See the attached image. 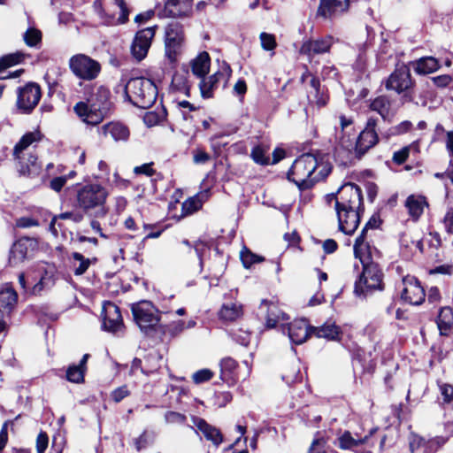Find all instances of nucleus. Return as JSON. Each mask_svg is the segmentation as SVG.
<instances>
[{"mask_svg": "<svg viewBox=\"0 0 453 453\" xmlns=\"http://www.w3.org/2000/svg\"><path fill=\"white\" fill-rule=\"evenodd\" d=\"M428 205L426 197L421 195H410L404 202L408 214L413 221L419 219L425 208H427Z\"/></svg>", "mask_w": 453, "mask_h": 453, "instance_id": "nucleus-24", "label": "nucleus"}, {"mask_svg": "<svg viewBox=\"0 0 453 453\" xmlns=\"http://www.w3.org/2000/svg\"><path fill=\"white\" fill-rule=\"evenodd\" d=\"M42 96L40 87L35 83H28L19 88L17 106L22 113H30L38 104Z\"/></svg>", "mask_w": 453, "mask_h": 453, "instance_id": "nucleus-12", "label": "nucleus"}, {"mask_svg": "<svg viewBox=\"0 0 453 453\" xmlns=\"http://www.w3.org/2000/svg\"><path fill=\"white\" fill-rule=\"evenodd\" d=\"M410 150L411 148L409 146H406L394 152L392 160L397 165H402L408 158L410 155Z\"/></svg>", "mask_w": 453, "mask_h": 453, "instance_id": "nucleus-56", "label": "nucleus"}, {"mask_svg": "<svg viewBox=\"0 0 453 453\" xmlns=\"http://www.w3.org/2000/svg\"><path fill=\"white\" fill-rule=\"evenodd\" d=\"M341 329L334 322L327 321L321 326H312V334L319 338H325L330 341L339 340Z\"/></svg>", "mask_w": 453, "mask_h": 453, "instance_id": "nucleus-30", "label": "nucleus"}, {"mask_svg": "<svg viewBox=\"0 0 453 453\" xmlns=\"http://www.w3.org/2000/svg\"><path fill=\"white\" fill-rule=\"evenodd\" d=\"M131 311L135 323L145 334L155 330L159 325V311L152 303L142 301L134 303L131 306Z\"/></svg>", "mask_w": 453, "mask_h": 453, "instance_id": "nucleus-8", "label": "nucleus"}, {"mask_svg": "<svg viewBox=\"0 0 453 453\" xmlns=\"http://www.w3.org/2000/svg\"><path fill=\"white\" fill-rule=\"evenodd\" d=\"M110 90L103 85L89 86L85 92L86 101L77 103L73 111L85 123L97 125L108 115L111 109Z\"/></svg>", "mask_w": 453, "mask_h": 453, "instance_id": "nucleus-2", "label": "nucleus"}, {"mask_svg": "<svg viewBox=\"0 0 453 453\" xmlns=\"http://www.w3.org/2000/svg\"><path fill=\"white\" fill-rule=\"evenodd\" d=\"M165 422L166 424H183L186 421V416L177 411H168L164 415Z\"/></svg>", "mask_w": 453, "mask_h": 453, "instance_id": "nucleus-50", "label": "nucleus"}, {"mask_svg": "<svg viewBox=\"0 0 453 453\" xmlns=\"http://www.w3.org/2000/svg\"><path fill=\"white\" fill-rule=\"evenodd\" d=\"M376 119H368L365 129L359 134L356 142V153L358 156L365 154L378 143L379 136L376 132Z\"/></svg>", "mask_w": 453, "mask_h": 453, "instance_id": "nucleus-13", "label": "nucleus"}, {"mask_svg": "<svg viewBox=\"0 0 453 453\" xmlns=\"http://www.w3.org/2000/svg\"><path fill=\"white\" fill-rule=\"evenodd\" d=\"M226 71L227 73H224L221 71L216 72L214 74L203 79L200 83V94L203 98H211L213 96V90L218 88L219 82L220 80L225 79L226 76H229V67H226Z\"/></svg>", "mask_w": 453, "mask_h": 453, "instance_id": "nucleus-25", "label": "nucleus"}, {"mask_svg": "<svg viewBox=\"0 0 453 453\" xmlns=\"http://www.w3.org/2000/svg\"><path fill=\"white\" fill-rule=\"evenodd\" d=\"M258 312L265 317L267 328H273L278 323L286 319L285 313L274 303L266 300L262 301Z\"/></svg>", "mask_w": 453, "mask_h": 453, "instance_id": "nucleus-20", "label": "nucleus"}, {"mask_svg": "<svg viewBox=\"0 0 453 453\" xmlns=\"http://www.w3.org/2000/svg\"><path fill=\"white\" fill-rule=\"evenodd\" d=\"M182 247L180 249V255L184 261L194 259L196 256H198V248L196 242L193 245L188 240L185 239L181 242Z\"/></svg>", "mask_w": 453, "mask_h": 453, "instance_id": "nucleus-39", "label": "nucleus"}, {"mask_svg": "<svg viewBox=\"0 0 453 453\" xmlns=\"http://www.w3.org/2000/svg\"><path fill=\"white\" fill-rule=\"evenodd\" d=\"M354 254L356 258H358L362 265L372 262V249L365 241V228H363L361 234L356 239Z\"/></svg>", "mask_w": 453, "mask_h": 453, "instance_id": "nucleus-27", "label": "nucleus"}, {"mask_svg": "<svg viewBox=\"0 0 453 453\" xmlns=\"http://www.w3.org/2000/svg\"><path fill=\"white\" fill-rule=\"evenodd\" d=\"M441 223L448 234H453V207L449 208L446 211Z\"/></svg>", "mask_w": 453, "mask_h": 453, "instance_id": "nucleus-57", "label": "nucleus"}, {"mask_svg": "<svg viewBox=\"0 0 453 453\" xmlns=\"http://www.w3.org/2000/svg\"><path fill=\"white\" fill-rule=\"evenodd\" d=\"M18 303V294L13 288L5 283L2 285L0 289V313L2 315L1 319L10 317L14 311Z\"/></svg>", "mask_w": 453, "mask_h": 453, "instance_id": "nucleus-19", "label": "nucleus"}, {"mask_svg": "<svg viewBox=\"0 0 453 453\" xmlns=\"http://www.w3.org/2000/svg\"><path fill=\"white\" fill-rule=\"evenodd\" d=\"M426 441L417 435V434H411L409 441V447L411 453H415L418 449L424 448L426 449Z\"/></svg>", "mask_w": 453, "mask_h": 453, "instance_id": "nucleus-54", "label": "nucleus"}, {"mask_svg": "<svg viewBox=\"0 0 453 453\" xmlns=\"http://www.w3.org/2000/svg\"><path fill=\"white\" fill-rule=\"evenodd\" d=\"M412 84L410 68L403 64L397 65L395 71L385 81V87L388 90H394L398 94L410 89Z\"/></svg>", "mask_w": 453, "mask_h": 453, "instance_id": "nucleus-11", "label": "nucleus"}, {"mask_svg": "<svg viewBox=\"0 0 453 453\" xmlns=\"http://www.w3.org/2000/svg\"><path fill=\"white\" fill-rule=\"evenodd\" d=\"M88 354L83 355L79 365H71L66 370V380L73 383H81L84 381V375L87 371V362Z\"/></svg>", "mask_w": 453, "mask_h": 453, "instance_id": "nucleus-28", "label": "nucleus"}, {"mask_svg": "<svg viewBox=\"0 0 453 453\" xmlns=\"http://www.w3.org/2000/svg\"><path fill=\"white\" fill-rule=\"evenodd\" d=\"M251 157L253 160L257 164L266 165L269 162V158L265 156V152L260 147H255L252 150Z\"/></svg>", "mask_w": 453, "mask_h": 453, "instance_id": "nucleus-58", "label": "nucleus"}, {"mask_svg": "<svg viewBox=\"0 0 453 453\" xmlns=\"http://www.w3.org/2000/svg\"><path fill=\"white\" fill-rule=\"evenodd\" d=\"M114 89L117 93L122 90L130 103L142 109L151 107L157 96V88L154 81L144 77L132 78L127 82L121 81Z\"/></svg>", "mask_w": 453, "mask_h": 453, "instance_id": "nucleus-4", "label": "nucleus"}, {"mask_svg": "<svg viewBox=\"0 0 453 453\" xmlns=\"http://www.w3.org/2000/svg\"><path fill=\"white\" fill-rule=\"evenodd\" d=\"M152 163L143 164L134 168L135 174H144L146 176H152L155 173V170L152 168Z\"/></svg>", "mask_w": 453, "mask_h": 453, "instance_id": "nucleus-63", "label": "nucleus"}, {"mask_svg": "<svg viewBox=\"0 0 453 453\" xmlns=\"http://www.w3.org/2000/svg\"><path fill=\"white\" fill-rule=\"evenodd\" d=\"M40 270L44 271V274L41 276V279L38 283L35 284L32 288V293L34 295L39 294L43 288H50L54 284L53 279V268H50V270H46L43 267L40 268Z\"/></svg>", "mask_w": 453, "mask_h": 453, "instance_id": "nucleus-38", "label": "nucleus"}, {"mask_svg": "<svg viewBox=\"0 0 453 453\" xmlns=\"http://www.w3.org/2000/svg\"><path fill=\"white\" fill-rule=\"evenodd\" d=\"M200 432L203 434L206 440L212 442L215 447H218L223 441V435L220 431L211 425L205 420L200 418Z\"/></svg>", "mask_w": 453, "mask_h": 453, "instance_id": "nucleus-34", "label": "nucleus"}, {"mask_svg": "<svg viewBox=\"0 0 453 453\" xmlns=\"http://www.w3.org/2000/svg\"><path fill=\"white\" fill-rule=\"evenodd\" d=\"M129 395L127 386H122L111 392V398L114 402L119 403Z\"/></svg>", "mask_w": 453, "mask_h": 453, "instance_id": "nucleus-62", "label": "nucleus"}, {"mask_svg": "<svg viewBox=\"0 0 453 453\" xmlns=\"http://www.w3.org/2000/svg\"><path fill=\"white\" fill-rule=\"evenodd\" d=\"M240 256H241V260H242L244 267H246V268H249L252 265H254L256 263L262 262L264 260V258L262 257H259V256L252 253L250 250H249L246 248L241 251Z\"/></svg>", "mask_w": 453, "mask_h": 453, "instance_id": "nucleus-46", "label": "nucleus"}, {"mask_svg": "<svg viewBox=\"0 0 453 453\" xmlns=\"http://www.w3.org/2000/svg\"><path fill=\"white\" fill-rule=\"evenodd\" d=\"M334 43V38L332 35L308 40L303 42L300 48V53L307 55L309 58L314 55L324 54L329 52Z\"/></svg>", "mask_w": 453, "mask_h": 453, "instance_id": "nucleus-18", "label": "nucleus"}, {"mask_svg": "<svg viewBox=\"0 0 453 453\" xmlns=\"http://www.w3.org/2000/svg\"><path fill=\"white\" fill-rule=\"evenodd\" d=\"M165 42L182 43L183 30L182 27L176 21H173L166 27Z\"/></svg>", "mask_w": 453, "mask_h": 453, "instance_id": "nucleus-37", "label": "nucleus"}, {"mask_svg": "<svg viewBox=\"0 0 453 453\" xmlns=\"http://www.w3.org/2000/svg\"><path fill=\"white\" fill-rule=\"evenodd\" d=\"M103 326L110 332H118L123 326L122 316L119 308L111 302H105L103 305Z\"/></svg>", "mask_w": 453, "mask_h": 453, "instance_id": "nucleus-16", "label": "nucleus"}, {"mask_svg": "<svg viewBox=\"0 0 453 453\" xmlns=\"http://www.w3.org/2000/svg\"><path fill=\"white\" fill-rule=\"evenodd\" d=\"M282 332L288 333L292 343L302 344L311 335L312 326L304 319H296L287 326H282Z\"/></svg>", "mask_w": 453, "mask_h": 453, "instance_id": "nucleus-15", "label": "nucleus"}, {"mask_svg": "<svg viewBox=\"0 0 453 453\" xmlns=\"http://www.w3.org/2000/svg\"><path fill=\"white\" fill-rule=\"evenodd\" d=\"M83 218H84V216L81 212H73V211L64 212V213H61L58 216H56L52 219L50 225V228L55 234H57V229L55 227V225H56L58 219H71L72 221H73L75 223H80L83 220Z\"/></svg>", "mask_w": 453, "mask_h": 453, "instance_id": "nucleus-41", "label": "nucleus"}, {"mask_svg": "<svg viewBox=\"0 0 453 453\" xmlns=\"http://www.w3.org/2000/svg\"><path fill=\"white\" fill-rule=\"evenodd\" d=\"M348 6L349 0H320L318 15L326 19L334 13L347 10Z\"/></svg>", "mask_w": 453, "mask_h": 453, "instance_id": "nucleus-26", "label": "nucleus"}, {"mask_svg": "<svg viewBox=\"0 0 453 453\" xmlns=\"http://www.w3.org/2000/svg\"><path fill=\"white\" fill-rule=\"evenodd\" d=\"M22 59L23 54L19 52L2 57L0 58V72L14 65L19 64Z\"/></svg>", "mask_w": 453, "mask_h": 453, "instance_id": "nucleus-45", "label": "nucleus"}, {"mask_svg": "<svg viewBox=\"0 0 453 453\" xmlns=\"http://www.w3.org/2000/svg\"><path fill=\"white\" fill-rule=\"evenodd\" d=\"M124 226L127 229L133 231L135 233L134 236H141L142 234H145V232L149 229H153L156 227L155 225L150 224H142L143 231L141 232L140 227L137 226V223L135 219L133 217H128L124 221Z\"/></svg>", "mask_w": 453, "mask_h": 453, "instance_id": "nucleus-44", "label": "nucleus"}, {"mask_svg": "<svg viewBox=\"0 0 453 453\" xmlns=\"http://www.w3.org/2000/svg\"><path fill=\"white\" fill-rule=\"evenodd\" d=\"M102 129L105 135H111V137L116 142L127 141L129 136V130L120 123H108L104 125Z\"/></svg>", "mask_w": 453, "mask_h": 453, "instance_id": "nucleus-32", "label": "nucleus"}, {"mask_svg": "<svg viewBox=\"0 0 453 453\" xmlns=\"http://www.w3.org/2000/svg\"><path fill=\"white\" fill-rule=\"evenodd\" d=\"M363 273L355 284L357 296H366L370 291L382 289V273L379 265L373 262L362 265Z\"/></svg>", "mask_w": 453, "mask_h": 453, "instance_id": "nucleus-9", "label": "nucleus"}, {"mask_svg": "<svg viewBox=\"0 0 453 453\" xmlns=\"http://www.w3.org/2000/svg\"><path fill=\"white\" fill-rule=\"evenodd\" d=\"M333 196L339 229L346 234H352L360 221L359 211L363 204L360 188L353 183H346Z\"/></svg>", "mask_w": 453, "mask_h": 453, "instance_id": "nucleus-1", "label": "nucleus"}, {"mask_svg": "<svg viewBox=\"0 0 453 453\" xmlns=\"http://www.w3.org/2000/svg\"><path fill=\"white\" fill-rule=\"evenodd\" d=\"M66 177H56L50 180V187L56 192H59L66 183Z\"/></svg>", "mask_w": 453, "mask_h": 453, "instance_id": "nucleus-64", "label": "nucleus"}, {"mask_svg": "<svg viewBox=\"0 0 453 453\" xmlns=\"http://www.w3.org/2000/svg\"><path fill=\"white\" fill-rule=\"evenodd\" d=\"M29 239H20L14 242L11 250L9 262L12 265H16L23 262L27 257Z\"/></svg>", "mask_w": 453, "mask_h": 453, "instance_id": "nucleus-29", "label": "nucleus"}, {"mask_svg": "<svg viewBox=\"0 0 453 453\" xmlns=\"http://www.w3.org/2000/svg\"><path fill=\"white\" fill-rule=\"evenodd\" d=\"M440 334L448 335L453 327V311L449 307L441 309L436 320Z\"/></svg>", "mask_w": 453, "mask_h": 453, "instance_id": "nucleus-31", "label": "nucleus"}, {"mask_svg": "<svg viewBox=\"0 0 453 453\" xmlns=\"http://www.w3.org/2000/svg\"><path fill=\"white\" fill-rule=\"evenodd\" d=\"M38 221L31 217H21L16 220V226L20 228L37 226Z\"/></svg>", "mask_w": 453, "mask_h": 453, "instance_id": "nucleus-60", "label": "nucleus"}, {"mask_svg": "<svg viewBox=\"0 0 453 453\" xmlns=\"http://www.w3.org/2000/svg\"><path fill=\"white\" fill-rule=\"evenodd\" d=\"M68 66L76 78L87 81L96 80L102 69L97 60L82 53L72 56L68 61Z\"/></svg>", "mask_w": 453, "mask_h": 453, "instance_id": "nucleus-7", "label": "nucleus"}, {"mask_svg": "<svg viewBox=\"0 0 453 453\" xmlns=\"http://www.w3.org/2000/svg\"><path fill=\"white\" fill-rule=\"evenodd\" d=\"M155 35V27L138 31L131 46V51L135 59L142 60L148 54L151 40Z\"/></svg>", "mask_w": 453, "mask_h": 453, "instance_id": "nucleus-14", "label": "nucleus"}, {"mask_svg": "<svg viewBox=\"0 0 453 453\" xmlns=\"http://www.w3.org/2000/svg\"><path fill=\"white\" fill-rule=\"evenodd\" d=\"M114 4L119 8L120 14L118 19L114 15H110L101 7L96 8V12L104 25L114 26L118 24H125L128 21L130 10L127 5L126 0H114Z\"/></svg>", "mask_w": 453, "mask_h": 453, "instance_id": "nucleus-21", "label": "nucleus"}, {"mask_svg": "<svg viewBox=\"0 0 453 453\" xmlns=\"http://www.w3.org/2000/svg\"><path fill=\"white\" fill-rule=\"evenodd\" d=\"M440 391L443 397L444 403H450L453 399V387L449 384L440 385Z\"/></svg>", "mask_w": 453, "mask_h": 453, "instance_id": "nucleus-61", "label": "nucleus"}, {"mask_svg": "<svg viewBox=\"0 0 453 453\" xmlns=\"http://www.w3.org/2000/svg\"><path fill=\"white\" fill-rule=\"evenodd\" d=\"M108 196L104 186L99 183H87L76 191L77 206L91 218H104L108 213L105 206Z\"/></svg>", "mask_w": 453, "mask_h": 453, "instance_id": "nucleus-5", "label": "nucleus"}, {"mask_svg": "<svg viewBox=\"0 0 453 453\" xmlns=\"http://www.w3.org/2000/svg\"><path fill=\"white\" fill-rule=\"evenodd\" d=\"M372 434L370 431L368 434L364 436L357 433L352 434L350 431H344L336 438L335 445L342 450H351L357 452V449L366 444Z\"/></svg>", "mask_w": 453, "mask_h": 453, "instance_id": "nucleus-17", "label": "nucleus"}, {"mask_svg": "<svg viewBox=\"0 0 453 453\" xmlns=\"http://www.w3.org/2000/svg\"><path fill=\"white\" fill-rule=\"evenodd\" d=\"M237 366V363L231 357H225L220 361L221 380H226V373H231Z\"/></svg>", "mask_w": 453, "mask_h": 453, "instance_id": "nucleus-49", "label": "nucleus"}, {"mask_svg": "<svg viewBox=\"0 0 453 453\" xmlns=\"http://www.w3.org/2000/svg\"><path fill=\"white\" fill-rule=\"evenodd\" d=\"M447 441L448 438L443 436H436L431 440H428L426 441V449H424V453H435Z\"/></svg>", "mask_w": 453, "mask_h": 453, "instance_id": "nucleus-47", "label": "nucleus"}, {"mask_svg": "<svg viewBox=\"0 0 453 453\" xmlns=\"http://www.w3.org/2000/svg\"><path fill=\"white\" fill-rule=\"evenodd\" d=\"M42 139L41 132L35 130L25 134L15 145L13 157L16 161V167L21 175L33 176L39 173L40 165L37 163V157L28 152V148Z\"/></svg>", "mask_w": 453, "mask_h": 453, "instance_id": "nucleus-6", "label": "nucleus"}, {"mask_svg": "<svg viewBox=\"0 0 453 453\" xmlns=\"http://www.w3.org/2000/svg\"><path fill=\"white\" fill-rule=\"evenodd\" d=\"M25 43L29 47H36L42 41V33L35 27L28 28L23 35Z\"/></svg>", "mask_w": 453, "mask_h": 453, "instance_id": "nucleus-42", "label": "nucleus"}, {"mask_svg": "<svg viewBox=\"0 0 453 453\" xmlns=\"http://www.w3.org/2000/svg\"><path fill=\"white\" fill-rule=\"evenodd\" d=\"M193 0H167L160 16L178 18L188 15L191 11Z\"/></svg>", "mask_w": 453, "mask_h": 453, "instance_id": "nucleus-23", "label": "nucleus"}, {"mask_svg": "<svg viewBox=\"0 0 453 453\" xmlns=\"http://www.w3.org/2000/svg\"><path fill=\"white\" fill-rule=\"evenodd\" d=\"M411 127H412L411 122H410L408 120H404V121L401 122L400 124L389 128L386 136L389 137L391 135L403 134L404 133H407L411 128Z\"/></svg>", "mask_w": 453, "mask_h": 453, "instance_id": "nucleus-51", "label": "nucleus"}, {"mask_svg": "<svg viewBox=\"0 0 453 453\" xmlns=\"http://www.w3.org/2000/svg\"><path fill=\"white\" fill-rule=\"evenodd\" d=\"M331 170L332 166L328 162L319 161L315 155L307 153L294 161L288 178L300 189H308L327 177Z\"/></svg>", "mask_w": 453, "mask_h": 453, "instance_id": "nucleus-3", "label": "nucleus"}, {"mask_svg": "<svg viewBox=\"0 0 453 453\" xmlns=\"http://www.w3.org/2000/svg\"><path fill=\"white\" fill-rule=\"evenodd\" d=\"M49 443V438L45 432H41L36 438L37 453H44Z\"/></svg>", "mask_w": 453, "mask_h": 453, "instance_id": "nucleus-59", "label": "nucleus"}, {"mask_svg": "<svg viewBox=\"0 0 453 453\" xmlns=\"http://www.w3.org/2000/svg\"><path fill=\"white\" fill-rule=\"evenodd\" d=\"M399 288L401 289V298L406 303L419 305L425 300V290L414 276H404L402 279Z\"/></svg>", "mask_w": 453, "mask_h": 453, "instance_id": "nucleus-10", "label": "nucleus"}, {"mask_svg": "<svg viewBox=\"0 0 453 453\" xmlns=\"http://www.w3.org/2000/svg\"><path fill=\"white\" fill-rule=\"evenodd\" d=\"M182 43L165 42V58L168 60L169 64L173 65L178 60V56L180 53Z\"/></svg>", "mask_w": 453, "mask_h": 453, "instance_id": "nucleus-40", "label": "nucleus"}, {"mask_svg": "<svg viewBox=\"0 0 453 453\" xmlns=\"http://www.w3.org/2000/svg\"><path fill=\"white\" fill-rule=\"evenodd\" d=\"M411 64L415 72L419 74L434 73L440 67L438 60L433 57L421 58Z\"/></svg>", "mask_w": 453, "mask_h": 453, "instance_id": "nucleus-33", "label": "nucleus"}, {"mask_svg": "<svg viewBox=\"0 0 453 453\" xmlns=\"http://www.w3.org/2000/svg\"><path fill=\"white\" fill-rule=\"evenodd\" d=\"M260 41L262 48L265 50H273L277 45L275 36L271 34L261 33Z\"/></svg>", "mask_w": 453, "mask_h": 453, "instance_id": "nucleus-52", "label": "nucleus"}, {"mask_svg": "<svg viewBox=\"0 0 453 453\" xmlns=\"http://www.w3.org/2000/svg\"><path fill=\"white\" fill-rule=\"evenodd\" d=\"M198 194L188 198L181 205L182 212L180 217H186L194 213L197 209Z\"/></svg>", "mask_w": 453, "mask_h": 453, "instance_id": "nucleus-48", "label": "nucleus"}, {"mask_svg": "<svg viewBox=\"0 0 453 453\" xmlns=\"http://www.w3.org/2000/svg\"><path fill=\"white\" fill-rule=\"evenodd\" d=\"M370 109L378 112L384 121L391 122L396 113L393 101L385 95L379 96L370 104Z\"/></svg>", "mask_w": 453, "mask_h": 453, "instance_id": "nucleus-22", "label": "nucleus"}, {"mask_svg": "<svg viewBox=\"0 0 453 453\" xmlns=\"http://www.w3.org/2000/svg\"><path fill=\"white\" fill-rule=\"evenodd\" d=\"M162 359V357L159 356L157 352L150 353L146 357V362L148 363H157ZM142 360L138 358H134L132 362L131 370L134 372L135 370L141 369L144 373L153 372L156 369H157V364H152L150 367L142 366Z\"/></svg>", "mask_w": 453, "mask_h": 453, "instance_id": "nucleus-36", "label": "nucleus"}, {"mask_svg": "<svg viewBox=\"0 0 453 453\" xmlns=\"http://www.w3.org/2000/svg\"><path fill=\"white\" fill-rule=\"evenodd\" d=\"M73 258L78 263V265L74 264V274L82 275L89 267L90 260L79 252H74L73 254Z\"/></svg>", "mask_w": 453, "mask_h": 453, "instance_id": "nucleus-43", "label": "nucleus"}, {"mask_svg": "<svg viewBox=\"0 0 453 453\" xmlns=\"http://www.w3.org/2000/svg\"><path fill=\"white\" fill-rule=\"evenodd\" d=\"M219 314L223 320L234 321L242 315V306L237 303H224Z\"/></svg>", "mask_w": 453, "mask_h": 453, "instance_id": "nucleus-35", "label": "nucleus"}, {"mask_svg": "<svg viewBox=\"0 0 453 453\" xmlns=\"http://www.w3.org/2000/svg\"><path fill=\"white\" fill-rule=\"evenodd\" d=\"M172 87L177 91H186L188 88L185 75L174 73L172 79Z\"/></svg>", "mask_w": 453, "mask_h": 453, "instance_id": "nucleus-53", "label": "nucleus"}, {"mask_svg": "<svg viewBox=\"0 0 453 453\" xmlns=\"http://www.w3.org/2000/svg\"><path fill=\"white\" fill-rule=\"evenodd\" d=\"M211 58L206 51L200 52V78L209 73Z\"/></svg>", "mask_w": 453, "mask_h": 453, "instance_id": "nucleus-55", "label": "nucleus"}]
</instances>
